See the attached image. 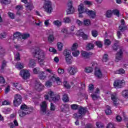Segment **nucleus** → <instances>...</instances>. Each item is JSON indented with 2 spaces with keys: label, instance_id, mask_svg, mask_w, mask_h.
Instances as JSON below:
<instances>
[{
  "label": "nucleus",
  "instance_id": "f257e3e1",
  "mask_svg": "<svg viewBox=\"0 0 128 128\" xmlns=\"http://www.w3.org/2000/svg\"><path fill=\"white\" fill-rule=\"evenodd\" d=\"M34 57L38 58V62L40 66H44L46 60V52L43 50H36L34 52Z\"/></svg>",
  "mask_w": 128,
  "mask_h": 128
},
{
  "label": "nucleus",
  "instance_id": "f03ea898",
  "mask_svg": "<svg viewBox=\"0 0 128 128\" xmlns=\"http://www.w3.org/2000/svg\"><path fill=\"white\" fill-rule=\"evenodd\" d=\"M88 112V108L86 107H82L80 106L78 110V112L74 114V116L76 118H82L83 116H84Z\"/></svg>",
  "mask_w": 128,
  "mask_h": 128
},
{
  "label": "nucleus",
  "instance_id": "7ed1b4c3",
  "mask_svg": "<svg viewBox=\"0 0 128 128\" xmlns=\"http://www.w3.org/2000/svg\"><path fill=\"white\" fill-rule=\"evenodd\" d=\"M70 54V51L66 50H64L63 52V54L65 56V60L67 64H72V56Z\"/></svg>",
  "mask_w": 128,
  "mask_h": 128
},
{
  "label": "nucleus",
  "instance_id": "20e7f679",
  "mask_svg": "<svg viewBox=\"0 0 128 128\" xmlns=\"http://www.w3.org/2000/svg\"><path fill=\"white\" fill-rule=\"evenodd\" d=\"M22 96L19 94H16L13 101L14 106L18 107L22 104Z\"/></svg>",
  "mask_w": 128,
  "mask_h": 128
},
{
  "label": "nucleus",
  "instance_id": "39448f33",
  "mask_svg": "<svg viewBox=\"0 0 128 128\" xmlns=\"http://www.w3.org/2000/svg\"><path fill=\"white\" fill-rule=\"evenodd\" d=\"M44 8L45 10V12H48V14H51L52 10V2L50 1H46L44 4Z\"/></svg>",
  "mask_w": 128,
  "mask_h": 128
},
{
  "label": "nucleus",
  "instance_id": "423d86ee",
  "mask_svg": "<svg viewBox=\"0 0 128 128\" xmlns=\"http://www.w3.org/2000/svg\"><path fill=\"white\" fill-rule=\"evenodd\" d=\"M20 76L24 80H28L30 76V72L28 70H22L20 71Z\"/></svg>",
  "mask_w": 128,
  "mask_h": 128
},
{
  "label": "nucleus",
  "instance_id": "0eeeda50",
  "mask_svg": "<svg viewBox=\"0 0 128 128\" xmlns=\"http://www.w3.org/2000/svg\"><path fill=\"white\" fill-rule=\"evenodd\" d=\"M76 34L78 36H81L84 40H86L88 38V36L84 34L82 29L77 31Z\"/></svg>",
  "mask_w": 128,
  "mask_h": 128
},
{
  "label": "nucleus",
  "instance_id": "6e6552de",
  "mask_svg": "<svg viewBox=\"0 0 128 128\" xmlns=\"http://www.w3.org/2000/svg\"><path fill=\"white\" fill-rule=\"evenodd\" d=\"M68 9L67 10V14H72L74 12V8L72 6V2L69 1L68 4Z\"/></svg>",
  "mask_w": 128,
  "mask_h": 128
},
{
  "label": "nucleus",
  "instance_id": "1a4fd4ad",
  "mask_svg": "<svg viewBox=\"0 0 128 128\" xmlns=\"http://www.w3.org/2000/svg\"><path fill=\"white\" fill-rule=\"evenodd\" d=\"M35 88L38 92H42L44 88V86L38 80H36Z\"/></svg>",
  "mask_w": 128,
  "mask_h": 128
},
{
  "label": "nucleus",
  "instance_id": "9d476101",
  "mask_svg": "<svg viewBox=\"0 0 128 128\" xmlns=\"http://www.w3.org/2000/svg\"><path fill=\"white\" fill-rule=\"evenodd\" d=\"M68 72L70 76H74L78 72V68L74 66H70L68 68Z\"/></svg>",
  "mask_w": 128,
  "mask_h": 128
},
{
  "label": "nucleus",
  "instance_id": "9b49d317",
  "mask_svg": "<svg viewBox=\"0 0 128 128\" xmlns=\"http://www.w3.org/2000/svg\"><path fill=\"white\" fill-rule=\"evenodd\" d=\"M122 50L120 49V51L116 53V56L115 62H118L122 60Z\"/></svg>",
  "mask_w": 128,
  "mask_h": 128
},
{
  "label": "nucleus",
  "instance_id": "f8f14e48",
  "mask_svg": "<svg viewBox=\"0 0 128 128\" xmlns=\"http://www.w3.org/2000/svg\"><path fill=\"white\" fill-rule=\"evenodd\" d=\"M86 14L90 18H96V13L92 10H90L88 9Z\"/></svg>",
  "mask_w": 128,
  "mask_h": 128
},
{
  "label": "nucleus",
  "instance_id": "ddd939ff",
  "mask_svg": "<svg viewBox=\"0 0 128 128\" xmlns=\"http://www.w3.org/2000/svg\"><path fill=\"white\" fill-rule=\"evenodd\" d=\"M88 10L87 8H84V4H81L78 6V12L79 14H86V12H88Z\"/></svg>",
  "mask_w": 128,
  "mask_h": 128
},
{
  "label": "nucleus",
  "instance_id": "4468645a",
  "mask_svg": "<svg viewBox=\"0 0 128 128\" xmlns=\"http://www.w3.org/2000/svg\"><path fill=\"white\" fill-rule=\"evenodd\" d=\"M46 108H48L46 102L44 101L42 102V104L41 105L40 108V110L42 112V114H46Z\"/></svg>",
  "mask_w": 128,
  "mask_h": 128
},
{
  "label": "nucleus",
  "instance_id": "2eb2a0df",
  "mask_svg": "<svg viewBox=\"0 0 128 128\" xmlns=\"http://www.w3.org/2000/svg\"><path fill=\"white\" fill-rule=\"evenodd\" d=\"M20 110H24V112H32V109L28 108L26 104H24L21 105Z\"/></svg>",
  "mask_w": 128,
  "mask_h": 128
},
{
  "label": "nucleus",
  "instance_id": "dca6fc26",
  "mask_svg": "<svg viewBox=\"0 0 128 128\" xmlns=\"http://www.w3.org/2000/svg\"><path fill=\"white\" fill-rule=\"evenodd\" d=\"M122 84H124V82H122V81L117 80L114 81V86L115 88H122Z\"/></svg>",
  "mask_w": 128,
  "mask_h": 128
},
{
  "label": "nucleus",
  "instance_id": "f3484780",
  "mask_svg": "<svg viewBox=\"0 0 128 128\" xmlns=\"http://www.w3.org/2000/svg\"><path fill=\"white\" fill-rule=\"evenodd\" d=\"M16 10H17L16 14L17 16H20L22 14V10H24V7L22 5H17L16 6Z\"/></svg>",
  "mask_w": 128,
  "mask_h": 128
},
{
  "label": "nucleus",
  "instance_id": "a211bd4d",
  "mask_svg": "<svg viewBox=\"0 0 128 128\" xmlns=\"http://www.w3.org/2000/svg\"><path fill=\"white\" fill-rule=\"evenodd\" d=\"M81 54L83 58H90V56H92V52H88L86 51H82L81 52Z\"/></svg>",
  "mask_w": 128,
  "mask_h": 128
},
{
  "label": "nucleus",
  "instance_id": "6ab92c4d",
  "mask_svg": "<svg viewBox=\"0 0 128 128\" xmlns=\"http://www.w3.org/2000/svg\"><path fill=\"white\" fill-rule=\"evenodd\" d=\"M94 76L98 78H102V71L100 69L95 70Z\"/></svg>",
  "mask_w": 128,
  "mask_h": 128
},
{
  "label": "nucleus",
  "instance_id": "aec40b11",
  "mask_svg": "<svg viewBox=\"0 0 128 128\" xmlns=\"http://www.w3.org/2000/svg\"><path fill=\"white\" fill-rule=\"evenodd\" d=\"M18 114L20 118H24V116H26V114H30V112L28 111H24L23 110H20L18 111Z\"/></svg>",
  "mask_w": 128,
  "mask_h": 128
},
{
  "label": "nucleus",
  "instance_id": "412c9836",
  "mask_svg": "<svg viewBox=\"0 0 128 128\" xmlns=\"http://www.w3.org/2000/svg\"><path fill=\"white\" fill-rule=\"evenodd\" d=\"M111 99L112 100L113 102V104L115 106H118V98H116V94H111Z\"/></svg>",
  "mask_w": 128,
  "mask_h": 128
},
{
  "label": "nucleus",
  "instance_id": "4be33fe9",
  "mask_svg": "<svg viewBox=\"0 0 128 128\" xmlns=\"http://www.w3.org/2000/svg\"><path fill=\"white\" fill-rule=\"evenodd\" d=\"M38 78L40 80H46V73L44 72H40L38 73Z\"/></svg>",
  "mask_w": 128,
  "mask_h": 128
},
{
  "label": "nucleus",
  "instance_id": "5701e85b",
  "mask_svg": "<svg viewBox=\"0 0 128 128\" xmlns=\"http://www.w3.org/2000/svg\"><path fill=\"white\" fill-rule=\"evenodd\" d=\"M54 96V92L50 90L48 92V94L44 96L45 100H48L50 98H50H52Z\"/></svg>",
  "mask_w": 128,
  "mask_h": 128
},
{
  "label": "nucleus",
  "instance_id": "b1692460",
  "mask_svg": "<svg viewBox=\"0 0 128 128\" xmlns=\"http://www.w3.org/2000/svg\"><path fill=\"white\" fill-rule=\"evenodd\" d=\"M106 109L105 110L106 114L110 115L112 114V108L109 106H106Z\"/></svg>",
  "mask_w": 128,
  "mask_h": 128
},
{
  "label": "nucleus",
  "instance_id": "393cba45",
  "mask_svg": "<svg viewBox=\"0 0 128 128\" xmlns=\"http://www.w3.org/2000/svg\"><path fill=\"white\" fill-rule=\"evenodd\" d=\"M52 98L54 102H58V100H60V96L59 94H56L54 97H52Z\"/></svg>",
  "mask_w": 128,
  "mask_h": 128
},
{
  "label": "nucleus",
  "instance_id": "a878e982",
  "mask_svg": "<svg viewBox=\"0 0 128 128\" xmlns=\"http://www.w3.org/2000/svg\"><path fill=\"white\" fill-rule=\"evenodd\" d=\"M36 61L34 60H30L29 62L28 66L30 68H34L36 66Z\"/></svg>",
  "mask_w": 128,
  "mask_h": 128
},
{
  "label": "nucleus",
  "instance_id": "bb28decb",
  "mask_svg": "<svg viewBox=\"0 0 128 128\" xmlns=\"http://www.w3.org/2000/svg\"><path fill=\"white\" fill-rule=\"evenodd\" d=\"M68 108V104H63L62 106H61V110L63 112H66Z\"/></svg>",
  "mask_w": 128,
  "mask_h": 128
},
{
  "label": "nucleus",
  "instance_id": "cd10ccee",
  "mask_svg": "<svg viewBox=\"0 0 128 128\" xmlns=\"http://www.w3.org/2000/svg\"><path fill=\"white\" fill-rule=\"evenodd\" d=\"M26 7V10H32L34 8V5L32 4H28Z\"/></svg>",
  "mask_w": 128,
  "mask_h": 128
},
{
  "label": "nucleus",
  "instance_id": "c85d7f7f",
  "mask_svg": "<svg viewBox=\"0 0 128 128\" xmlns=\"http://www.w3.org/2000/svg\"><path fill=\"white\" fill-rule=\"evenodd\" d=\"M48 42H50V44L53 42L54 40V34H50L48 36Z\"/></svg>",
  "mask_w": 128,
  "mask_h": 128
},
{
  "label": "nucleus",
  "instance_id": "c756f323",
  "mask_svg": "<svg viewBox=\"0 0 128 128\" xmlns=\"http://www.w3.org/2000/svg\"><path fill=\"white\" fill-rule=\"evenodd\" d=\"M62 100L63 102H68L70 100H68V94H64L63 95Z\"/></svg>",
  "mask_w": 128,
  "mask_h": 128
},
{
  "label": "nucleus",
  "instance_id": "7c9ffc66",
  "mask_svg": "<svg viewBox=\"0 0 128 128\" xmlns=\"http://www.w3.org/2000/svg\"><path fill=\"white\" fill-rule=\"evenodd\" d=\"M14 86L18 90H22V86L20 84L18 83H14Z\"/></svg>",
  "mask_w": 128,
  "mask_h": 128
},
{
  "label": "nucleus",
  "instance_id": "2f4dec72",
  "mask_svg": "<svg viewBox=\"0 0 128 128\" xmlns=\"http://www.w3.org/2000/svg\"><path fill=\"white\" fill-rule=\"evenodd\" d=\"M8 16H9V18L12 20H14V18H16V14L9 12H8Z\"/></svg>",
  "mask_w": 128,
  "mask_h": 128
},
{
  "label": "nucleus",
  "instance_id": "473e14b6",
  "mask_svg": "<svg viewBox=\"0 0 128 128\" xmlns=\"http://www.w3.org/2000/svg\"><path fill=\"white\" fill-rule=\"evenodd\" d=\"M16 68L18 70H22L24 68V64L18 62L16 64Z\"/></svg>",
  "mask_w": 128,
  "mask_h": 128
},
{
  "label": "nucleus",
  "instance_id": "72a5a7b5",
  "mask_svg": "<svg viewBox=\"0 0 128 128\" xmlns=\"http://www.w3.org/2000/svg\"><path fill=\"white\" fill-rule=\"evenodd\" d=\"M84 24L86 26H90V19H86L84 20Z\"/></svg>",
  "mask_w": 128,
  "mask_h": 128
},
{
  "label": "nucleus",
  "instance_id": "f704fd0d",
  "mask_svg": "<svg viewBox=\"0 0 128 128\" xmlns=\"http://www.w3.org/2000/svg\"><path fill=\"white\" fill-rule=\"evenodd\" d=\"M53 24L54 26H62V22L58 20H54L53 22Z\"/></svg>",
  "mask_w": 128,
  "mask_h": 128
},
{
  "label": "nucleus",
  "instance_id": "c9c22d12",
  "mask_svg": "<svg viewBox=\"0 0 128 128\" xmlns=\"http://www.w3.org/2000/svg\"><path fill=\"white\" fill-rule=\"evenodd\" d=\"M14 60H17V62L20 60V52H18L14 56Z\"/></svg>",
  "mask_w": 128,
  "mask_h": 128
},
{
  "label": "nucleus",
  "instance_id": "e433bc0d",
  "mask_svg": "<svg viewBox=\"0 0 128 128\" xmlns=\"http://www.w3.org/2000/svg\"><path fill=\"white\" fill-rule=\"evenodd\" d=\"M57 46H58V50L60 52L61 50H62V48L64 46V44H62V42H58Z\"/></svg>",
  "mask_w": 128,
  "mask_h": 128
},
{
  "label": "nucleus",
  "instance_id": "4c0bfd02",
  "mask_svg": "<svg viewBox=\"0 0 128 128\" xmlns=\"http://www.w3.org/2000/svg\"><path fill=\"white\" fill-rule=\"evenodd\" d=\"M63 22H65V24H70V22H72V20L69 17H66L64 18Z\"/></svg>",
  "mask_w": 128,
  "mask_h": 128
},
{
  "label": "nucleus",
  "instance_id": "58836bf2",
  "mask_svg": "<svg viewBox=\"0 0 128 128\" xmlns=\"http://www.w3.org/2000/svg\"><path fill=\"white\" fill-rule=\"evenodd\" d=\"M30 34H21V36L22 38V40H26V38H30Z\"/></svg>",
  "mask_w": 128,
  "mask_h": 128
},
{
  "label": "nucleus",
  "instance_id": "ea45409f",
  "mask_svg": "<svg viewBox=\"0 0 128 128\" xmlns=\"http://www.w3.org/2000/svg\"><path fill=\"white\" fill-rule=\"evenodd\" d=\"M118 41H116V43H114V46H112V49L114 50V52H116L118 50Z\"/></svg>",
  "mask_w": 128,
  "mask_h": 128
},
{
  "label": "nucleus",
  "instance_id": "a19ab883",
  "mask_svg": "<svg viewBox=\"0 0 128 128\" xmlns=\"http://www.w3.org/2000/svg\"><path fill=\"white\" fill-rule=\"evenodd\" d=\"M112 14H114L116 16H120V11L117 9L113 10H112Z\"/></svg>",
  "mask_w": 128,
  "mask_h": 128
},
{
  "label": "nucleus",
  "instance_id": "79ce46f5",
  "mask_svg": "<svg viewBox=\"0 0 128 128\" xmlns=\"http://www.w3.org/2000/svg\"><path fill=\"white\" fill-rule=\"evenodd\" d=\"M112 10H108L106 12V18H112Z\"/></svg>",
  "mask_w": 128,
  "mask_h": 128
},
{
  "label": "nucleus",
  "instance_id": "37998d69",
  "mask_svg": "<svg viewBox=\"0 0 128 128\" xmlns=\"http://www.w3.org/2000/svg\"><path fill=\"white\" fill-rule=\"evenodd\" d=\"M78 43H74L71 48L72 50H76V49L78 48Z\"/></svg>",
  "mask_w": 128,
  "mask_h": 128
},
{
  "label": "nucleus",
  "instance_id": "c03bdc74",
  "mask_svg": "<svg viewBox=\"0 0 128 128\" xmlns=\"http://www.w3.org/2000/svg\"><path fill=\"white\" fill-rule=\"evenodd\" d=\"M14 38H20L22 36V33L20 32H16L13 35Z\"/></svg>",
  "mask_w": 128,
  "mask_h": 128
},
{
  "label": "nucleus",
  "instance_id": "a18cd8bd",
  "mask_svg": "<svg viewBox=\"0 0 128 128\" xmlns=\"http://www.w3.org/2000/svg\"><path fill=\"white\" fill-rule=\"evenodd\" d=\"M72 54L73 56L76 58L77 56H78V55L80 54V51L75 50L73 51V52H72Z\"/></svg>",
  "mask_w": 128,
  "mask_h": 128
},
{
  "label": "nucleus",
  "instance_id": "49530a36",
  "mask_svg": "<svg viewBox=\"0 0 128 128\" xmlns=\"http://www.w3.org/2000/svg\"><path fill=\"white\" fill-rule=\"evenodd\" d=\"M6 60H4L2 62V66H1V70H4V68H6Z\"/></svg>",
  "mask_w": 128,
  "mask_h": 128
},
{
  "label": "nucleus",
  "instance_id": "de8ad7c7",
  "mask_svg": "<svg viewBox=\"0 0 128 128\" xmlns=\"http://www.w3.org/2000/svg\"><path fill=\"white\" fill-rule=\"evenodd\" d=\"M0 2L3 4H10V0H1Z\"/></svg>",
  "mask_w": 128,
  "mask_h": 128
},
{
  "label": "nucleus",
  "instance_id": "09e8293b",
  "mask_svg": "<svg viewBox=\"0 0 128 128\" xmlns=\"http://www.w3.org/2000/svg\"><path fill=\"white\" fill-rule=\"evenodd\" d=\"M102 60L103 62H106L108 60V54H104L102 58Z\"/></svg>",
  "mask_w": 128,
  "mask_h": 128
},
{
  "label": "nucleus",
  "instance_id": "8fccbe9b",
  "mask_svg": "<svg viewBox=\"0 0 128 128\" xmlns=\"http://www.w3.org/2000/svg\"><path fill=\"white\" fill-rule=\"evenodd\" d=\"M92 34L94 38H96V36H98V34L96 30H92Z\"/></svg>",
  "mask_w": 128,
  "mask_h": 128
},
{
  "label": "nucleus",
  "instance_id": "3c124183",
  "mask_svg": "<svg viewBox=\"0 0 128 128\" xmlns=\"http://www.w3.org/2000/svg\"><path fill=\"white\" fill-rule=\"evenodd\" d=\"M124 98H128V90H124L122 92Z\"/></svg>",
  "mask_w": 128,
  "mask_h": 128
},
{
  "label": "nucleus",
  "instance_id": "603ef678",
  "mask_svg": "<svg viewBox=\"0 0 128 128\" xmlns=\"http://www.w3.org/2000/svg\"><path fill=\"white\" fill-rule=\"evenodd\" d=\"M116 74H124L125 71L123 68H120L116 72Z\"/></svg>",
  "mask_w": 128,
  "mask_h": 128
},
{
  "label": "nucleus",
  "instance_id": "864d4df0",
  "mask_svg": "<svg viewBox=\"0 0 128 128\" xmlns=\"http://www.w3.org/2000/svg\"><path fill=\"white\" fill-rule=\"evenodd\" d=\"M96 44L98 48H102V42L100 41H96Z\"/></svg>",
  "mask_w": 128,
  "mask_h": 128
},
{
  "label": "nucleus",
  "instance_id": "5fc2aeb1",
  "mask_svg": "<svg viewBox=\"0 0 128 128\" xmlns=\"http://www.w3.org/2000/svg\"><path fill=\"white\" fill-rule=\"evenodd\" d=\"M64 84V88H67V90L70 88V85L68 83V82L65 81Z\"/></svg>",
  "mask_w": 128,
  "mask_h": 128
},
{
  "label": "nucleus",
  "instance_id": "6e6d98bb",
  "mask_svg": "<svg viewBox=\"0 0 128 128\" xmlns=\"http://www.w3.org/2000/svg\"><path fill=\"white\" fill-rule=\"evenodd\" d=\"M96 126L98 128H104V124H102V123L100 122H97L96 123Z\"/></svg>",
  "mask_w": 128,
  "mask_h": 128
},
{
  "label": "nucleus",
  "instance_id": "4d7b16f0",
  "mask_svg": "<svg viewBox=\"0 0 128 128\" xmlns=\"http://www.w3.org/2000/svg\"><path fill=\"white\" fill-rule=\"evenodd\" d=\"M71 108L72 110H76L78 108V106L76 104H73L71 105Z\"/></svg>",
  "mask_w": 128,
  "mask_h": 128
},
{
  "label": "nucleus",
  "instance_id": "13d9d810",
  "mask_svg": "<svg viewBox=\"0 0 128 128\" xmlns=\"http://www.w3.org/2000/svg\"><path fill=\"white\" fill-rule=\"evenodd\" d=\"M110 44H112V42L110 40V39H106L104 40V44L106 46H110Z\"/></svg>",
  "mask_w": 128,
  "mask_h": 128
},
{
  "label": "nucleus",
  "instance_id": "bf43d9fd",
  "mask_svg": "<svg viewBox=\"0 0 128 128\" xmlns=\"http://www.w3.org/2000/svg\"><path fill=\"white\" fill-rule=\"evenodd\" d=\"M52 84V83L50 81H47L46 82L45 86H47L48 88H50Z\"/></svg>",
  "mask_w": 128,
  "mask_h": 128
},
{
  "label": "nucleus",
  "instance_id": "052dcab7",
  "mask_svg": "<svg viewBox=\"0 0 128 128\" xmlns=\"http://www.w3.org/2000/svg\"><path fill=\"white\" fill-rule=\"evenodd\" d=\"M85 72H92V68H90V67H87L86 69H85Z\"/></svg>",
  "mask_w": 128,
  "mask_h": 128
},
{
  "label": "nucleus",
  "instance_id": "680f3d73",
  "mask_svg": "<svg viewBox=\"0 0 128 128\" xmlns=\"http://www.w3.org/2000/svg\"><path fill=\"white\" fill-rule=\"evenodd\" d=\"M58 74H64V70L60 68H58Z\"/></svg>",
  "mask_w": 128,
  "mask_h": 128
},
{
  "label": "nucleus",
  "instance_id": "e2e57ef3",
  "mask_svg": "<svg viewBox=\"0 0 128 128\" xmlns=\"http://www.w3.org/2000/svg\"><path fill=\"white\" fill-rule=\"evenodd\" d=\"M0 54H6V50L2 46H0Z\"/></svg>",
  "mask_w": 128,
  "mask_h": 128
},
{
  "label": "nucleus",
  "instance_id": "0e129e2a",
  "mask_svg": "<svg viewBox=\"0 0 128 128\" xmlns=\"http://www.w3.org/2000/svg\"><path fill=\"white\" fill-rule=\"evenodd\" d=\"M49 50L52 52H54V54H56V50L54 48H50Z\"/></svg>",
  "mask_w": 128,
  "mask_h": 128
},
{
  "label": "nucleus",
  "instance_id": "69168bd1",
  "mask_svg": "<svg viewBox=\"0 0 128 128\" xmlns=\"http://www.w3.org/2000/svg\"><path fill=\"white\" fill-rule=\"evenodd\" d=\"M94 44H92L90 43L88 44V48H89V50H92V48H94Z\"/></svg>",
  "mask_w": 128,
  "mask_h": 128
},
{
  "label": "nucleus",
  "instance_id": "338daca9",
  "mask_svg": "<svg viewBox=\"0 0 128 128\" xmlns=\"http://www.w3.org/2000/svg\"><path fill=\"white\" fill-rule=\"evenodd\" d=\"M0 84H6V80L2 76H0Z\"/></svg>",
  "mask_w": 128,
  "mask_h": 128
},
{
  "label": "nucleus",
  "instance_id": "774afa93",
  "mask_svg": "<svg viewBox=\"0 0 128 128\" xmlns=\"http://www.w3.org/2000/svg\"><path fill=\"white\" fill-rule=\"evenodd\" d=\"M91 97L92 98V99L93 100H98V96L94 94H92Z\"/></svg>",
  "mask_w": 128,
  "mask_h": 128
}]
</instances>
